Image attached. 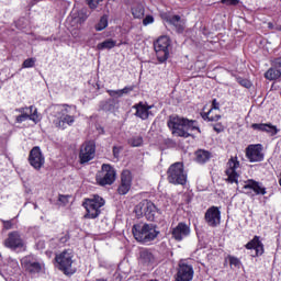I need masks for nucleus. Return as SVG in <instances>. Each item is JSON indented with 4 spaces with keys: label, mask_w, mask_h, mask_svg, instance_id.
Here are the masks:
<instances>
[{
    "label": "nucleus",
    "mask_w": 281,
    "mask_h": 281,
    "mask_svg": "<svg viewBox=\"0 0 281 281\" xmlns=\"http://www.w3.org/2000/svg\"><path fill=\"white\" fill-rule=\"evenodd\" d=\"M90 10H95L100 3H102L103 0H86Z\"/></svg>",
    "instance_id": "e433bc0d"
},
{
    "label": "nucleus",
    "mask_w": 281,
    "mask_h": 281,
    "mask_svg": "<svg viewBox=\"0 0 281 281\" xmlns=\"http://www.w3.org/2000/svg\"><path fill=\"white\" fill-rule=\"evenodd\" d=\"M168 127L176 137H191L193 131L201 133L199 125H196V121L179 116H170Z\"/></svg>",
    "instance_id": "f257e3e1"
},
{
    "label": "nucleus",
    "mask_w": 281,
    "mask_h": 281,
    "mask_svg": "<svg viewBox=\"0 0 281 281\" xmlns=\"http://www.w3.org/2000/svg\"><path fill=\"white\" fill-rule=\"evenodd\" d=\"M167 175L169 183H173V186H186V182L188 181V176L186 175V171L183 170V164L181 162L171 165Z\"/></svg>",
    "instance_id": "0eeeda50"
},
{
    "label": "nucleus",
    "mask_w": 281,
    "mask_h": 281,
    "mask_svg": "<svg viewBox=\"0 0 281 281\" xmlns=\"http://www.w3.org/2000/svg\"><path fill=\"white\" fill-rule=\"evenodd\" d=\"M172 238L181 243L183 238L190 236V226L183 222H180L171 232Z\"/></svg>",
    "instance_id": "aec40b11"
},
{
    "label": "nucleus",
    "mask_w": 281,
    "mask_h": 281,
    "mask_svg": "<svg viewBox=\"0 0 281 281\" xmlns=\"http://www.w3.org/2000/svg\"><path fill=\"white\" fill-rule=\"evenodd\" d=\"M3 225H4V229H12V222L10 221L3 222Z\"/></svg>",
    "instance_id": "de8ad7c7"
},
{
    "label": "nucleus",
    "mask_w": 281,
    "mask_h": 281,
    "mask_svg": "<svg viewBox=\"0 0 281 281\" xmlns=\"http://www.w3.org/2000/svg\"><path fill=\"white\" fill-rule=\"evenodd\" d=\"M155 261H156L155 254H153L151 250H149L148 248H142L139 250V255H138L139 265H142L143 267H153V265H155Z\"/></svg>",
    "instance_id": "412c9836"
},
{
    "label": "nucleus",
    "mask_w": 281,
    "mask_h": 281,
    "mask_svg": "<svg viewBox=\"0 0 281 281\" xmlns=\"http://www.w3.org/2000/svg\"><path fill=\"white\" fill-rule=\"evenodd\" d=\"M133 179L131 177V171L124 170L121 175V184L117 189L119 194H128V191L131 190V183Z\"/></svg>",
    "instance_id": "5701e85b"
},
{
    "label": "nucleus",
    "mask_w": 281,
    "mask_h": 281,
    "mask_svg": "<svg viewBox=\"0 0 281 281\" xmlns=\"http://www.w3.org/2000/svg\"><path fill=\"white\" fill-rule=\"evenodd\" d=\"M104 199L100 195H94L92 199H87L82 205L86 210L85 218H98L101 214V207H104Z\"/></svg>",
    "instance_id": "423d86ee"
},
{
    "label": "nucleus",
    "mask_w": 281,
    "mask_h": 281,
    "mask_svg": "<svg viewBox=\"0 0 281 281\" xmlns=\"http://www.w3.org/2000/svg\"><path fill=\"white\" fill-rule=\"evenodd\" d=\"M272 67H276V68H281V57H279V58H274L273 60H272Z\"/></svg>",
    "instance_id": "37998d69"
},
{
    "label": "nucleus",
    "mask_w": 281,
    "mask_h": 281,
    "mask_svg": "<svg viewBox=\"0 0 281 281\" xmlns=\"http://www.w3.org/2000/svg\"><path fill=\"white\" fill-rule=\"evenodd\" d=\"M155 105H148V103L139 102L135 105H133V109H135V116L139 117V120H148V117L151 115L154 116L155 113L150 111L154 109Z\"/></svg>",
    "instance_id": "a211bd4d"
},
{
    "label": "nucleus",
    "mask_w": 281,
    "mask_h": 281,
    "mask_svg": "<svg viewBox=\"0 0 281 281\" xmlns=\"http://www.w3.org/2000/svg\"><path fill=\"white\" fill-rule=\"evenodd\" d=\"M132 91H135V86H126L123 89H121L122 95H128Z\"/></svg>",
    "instance_id": "ea45409f"
},
{
    "label": "nucleus",
    "mask_w": 281,
    "mask_h": 281,
    "mask_svg": "<svg viewBox=\"0 0 281 281\" xmlns=\"http://www.w3.org/2000/svg\"><path fill=\"white\" fill-rule=\"evenodd\" d=\"M272 26H273V24L269 23V27H272Z\"/></svg>",
    "instance_id": "603ef678"
},
{
    "label": "nucleus",
    "mask_w": 281,
    "mask_h": 281,
    "mask_svg": "<svg viewBox=\"0 0 281 281\" xmlns=\"http://www.w3.org/2000/svg\"><path fill=\"white\" fill-rule=\"evenodd\" d=\"M132 233L138 243H153L159 236L157 225L154 224H135Z\"/></svg>",
    "instance_id": "f03ea898"
},
{
    "label": "nucleus",
    "mask_w": 281,
    "mask_h": 281,
    "mask_svg": "<svg viewBox=\"0 0 281 281\" xmlns=\"http://www.w3.org/2000/svg\"><path fill=\"white\" fill-rule=\"evenodd\" d=\"M155 23V18H153V15H147L145 16V19L143 20V25H150Z\"/></svg>",
    "instance_id": "a19ab883"
},
{
    "label": "nucleus",
    "mask_w": 281,
    "mask_h": 281,
    "mask_svg": "<svg viewBox=\"0 0 281 281\" xmlns=\"http://www.w3.org/2000/svg\"><path fill=\"white\" fill-rule=\"evenodd\" d=\"M55 260L59 267V270L65 273V276H74L76 273V268H74V251L67 249L56 255Z\"/></svg>",
    "instance_id": "20e7f679"
},
{
    "label": "nucleus",
    "mask_w": 281,
    "mask_h": 281,
    "mask_svg": "<svg viewBox=\"0 0 281 281\" xmlns=\"http://www.w3.org/2000/svg\"><path fill=\"white\" fill-rule=\"evenodd\" d=\"M280 77H281V71L273 67L269 68L265 74V78L267 80H278V78Z\"/></svg>",
    "instance_id": "2f4dec72"
},
{
    "label": "nucleus",
    "mask_w": 281,
    "mask_h": 281,
    "mask_svg": "<svg viewBox=\"0 0 281 281\" xmlns=\"http://www.w3.org/2000/svg\"><path fill=\"white\" fill-rule=\"evenodd\" d=\"M36 65V58H27L23 61L22 68L23 69H30Z\"/></svg>",
    "instance_id": "f704fd0d"
},
{
    "label": "nucleus",
    "mask_w": 281,
    "mask_h": 281,
    "mask_svg": "<svg viewBox=\"0 0 281 281\" xmlns=\"http://www.w3.org/2000/svg\"><path fill=\"white\" fill-rule=\"evenodd\" d=\"M21 266L26 271V273H30V276H36L45 269V265L41 263L38 259L34 257V255L25 256L21 259Z\"/></svg>",
    "instance_id": "1a4fd4ad"
},
{
    "label": "nucleus",
    "mask_w": 281,
    "mask_h": 281,
    "mask_svg": "<svg viewBox=\"0 0 281 281\" xmlns=\"http://www.w3.org/2000/svg\"><path fill=\"white\" fill-rule=\"evenodd\" d=\"M228 168L226 169L227 181L228 183H238V168L240 167V162L236 157H232L227 162Z\"/></svg>",
    "instance_id": "dca6fc26"
},
{
    "label": "nucleus",
    "mask_w": 281,
    "mask_h": 281,
    "mask_svg": "<svg viewBox=\"0 0 281 281\" xmlns=\"http://www.w3.org/2000/svg\"><path fill=\"white\" fill-rule=\"evenodd\" d=\"M246 157L251 164L262 161V159H265V154H262V145H249L246 148Z\"/></svg>",
    "instance_id": "f3484780"
},
{
    "label": "nucleus",
    "mask_w": 281,
    "mask_h": 281,
    "mask_svg": "<svg viewBox=\"0 0 281 281\" xmlns=\"http://www.w3.org/2000/svg\"><path fill=\"white\" fill-rule=\"evenodd\" d=\"M212 159V154L205 149H199L195 151L196 164H207Z\"/></svg>",
    "instance_id": "cd10ccee"
},
{
    "label": "nucleus",
    "mask_w": 281,
    "mask_h": 281,
    "mask_svg": "<svg viewBox=\"0 0 281 281\" xmlns=\"http://www.w3.org/2000/svg\"><path fill=\"white\" fill-rule=\"evenodd\" d=\"M144 12L145 10L142 4L132 8V16L134 19H144Z\"/></svg>",
    "instance_id": "473e14b6"
},
{
    "label": "nucleus",
    "mask_w": 281,
    "mask_h": 281,
    "mask_svg": "<svg viewBox=\"0 0 281 281\" xmlns=\"http://www.w3.org/2000/svg\"><path fill=\"white\" fill-rule=\"evenodd\" d=\"M130 144L134 148L139 147V146H142V144H144V138H142L140 136H135L130 139Z\"/></svg>",
    "instance_id": "72a5a7b5"
},
{
    "label": "nucleus",
    "mask_w": 281,
    "mask_h": 281,
    "mask_svg": "<svg viewBox=\"0 0 281 281\" xmlns=\"http://www.w3.org/2000/svg\"><path fill=\"white\" fill-rule=\"evenodd\" d=\"M251 128H254V131H261V133H268V135H270L271 137L280 133V130H278V126L271 123H254L251 125Z\"/></svg>",
    "instance_id": "b1692460"
},
{
    "label": "nucleus",
    "mask_w": 281,
    "mask_h": 281,
    "mask_svg": "<svg viewBox=\"0 0 281 281\" xmlns=\"http://www.w3.org/2000/svg\"><path fill=\"white\" fill-rule=\"evenodd\" d=\"M37 247L38 249H45V241H38Z\"/></svg>",
    "instance_id": "8fccbe9b"
},
{
    "label": "nucleus",
    "mask_w": 281,
    "mask_h": 281,
    "mask_svg": "<svg viewBox=\"0 0 281 281\" xmlns=\"http://www.w3.org/2000/svg\"><path fill=\"white\" fill-rule=\"evenodd\" d=\"M111 98H123L122 89L120 90H108L106 91Z\"/></svg>",
    "instance_id": "58836bf2"
},
{
    "label": "nucleus",
    "mask_w": 281,
    "mask_h": 281,
    "mask_svg": "<svg viewBox=\"0 0 281 281\" xmlns=\"http://www.w3.org/2000/svg\"><path fill=\"white\" fill-rule=\"evenodd\" d=\"M121 150H122V147H117V146L113 147V155H114L115 159H117V157H120Z\"/></svg>",
    "instance_id": "c03bdc74"
},
{
    "label": "nucleus",
    "mask_w": 281,
    "mask_h": 281,
    "mask_svg": "<svg viewBox=\"0 0 281 281\" xmlns=\"http://www.w3.org/2000/svg\"><path fill=\"white\" fill-rule=\"evenodd\" d=\"M205 221L210 227H217V225H221V210L216 206H211L206 210Z\"/></svg>",
    "instance_id": "6ab92c4d"
},
{
    "label": "nucleus",
    "mask_w": 281,
    "mask_h": 281,
    "mask_svg": "<svg viewBox=\"0 0 281 281\" xmlns=\"http://www.w3.org/2000/svg\"><path fill=\"white\" fill-rule=\"evenodd\" d=\"M245 247L246 249H254L255 250L254 256H262V254H265V245H262V241H260L259 236H255L252 240L246 244Z\"/></svg>",
    "instance_id": "393cba45"
},
{
    "label": "nucleus",
    "mask_w": 281,
    "mask_h": 281,
    "mask_svg": "<svg viewBox=\"0 0 281 281\" xmlns=\"http://www.w3.org/2000/svg\"><path fill=\"white\" fill-rule=\"evenodd\" d=\"M231 267H240V259L234 256H228Z\"/></svg>",
    "instance_id": "4c0bfd02"
},
{
    "label": "nucleus",
    "mask_w": 281,
    "mask_h": 281,
    "mask_svg": "<svg viewBox=\"0 0 281 281\" xmlns=\"http://www.w3.org/2000/svg\"><path fill=\"white\" fill-rule=\"evenodd\" d=\"M222 3H224V5H238L240 0H222Z\"/></svg>",
    "instance_id": "79ce46f5"
},
{
    "label": "nucleus",
    "mask_w": 281,
    "mask_h": 281,
    "mask_svg": "<svg viewBox=\"0 0 281 281\" xmlns=\"http://www.w3.org/2000/svg\"><path fill=\"white\" fill-rule=\"evenodd\" d=\"M237 82L241 87H245V89H251V87H252V83L248 79H243L239 77V78H237Z\"/></svg>",
    "instance_id": "c9c22d12"
},
{
    "label": "nucleus",
    "mask_w": 281,
    "mask_h": 281,
    "mask_svg": "<svg viewBox=\"0 0 281 281\" xmlns=\"http://www.w3.org/2000/svg\"><path fill=\"white\" fill-rule=\"evenodd\" d=\"M69 19L75 25H82L89 19V9L87 7H75L70 12Z\"/></svg>",
    "instance_id": "4468645a"
},
{
    "label": "nucleus",
    "mask_w": 281,
    "mask_h": 281,
    "mask_svg": "<svg viewBox=\"0 0 281 281\" xmlns=\"http://www.w3.org/2000/svg\"><path fill=\"white\" fill-rule=\"evenodd\" d=\"M194 278V268L186 261L179 262L177 280L178 281H192Z\"/></svg>",
    "instance_id": "2eb2a0df"
},
{
    "label": "nucleus",
    "mask_w": 281,
    "mask_h": 281,
    "mask_svg": "<svg viewBox=\"0 0 281 281\" xmlns=\"http://www.w3.org/2000/svg\"><path fill=\"white\" fill-rule=\"evenodd\" d=\"M27 120L35 122V124L37 122H40V120H41L38 117V110H36V108H34V105L29 106V113H23V114H20L19 116H16L15 122L18 124H22V122H27Z\"/></svg>",
    "instance_id": "4be33fe9"
},
{
    "label": "nucleus",
    "mask_w": 281,
    "mask_h": 281,
    "mask_svg": "<svg viewBox=\"0 0 281 281\" xmlns=\"http://www.w3.org/2000/svg\"><path fill=\"white\" fill-rule=\"evenodd\" d=\"M137 216H145L147 221L157 222V216L161 215V211L157 209L155 203L149 200H143L135 206Z\"/></svg>",
    "instance_id": "39448f33"
},
{
    "label": "nucleus",
    "mask_w": 281,
    "mask_h": 281,
    "mask_svg": "<svg viewBox=\"0 0 281 281\" xmlns=\"http://www.w3.org/2000/svg\"><path fill=\"white\" fill-rule=\"evenodd\" d=\"M244 190H252L256 194H261L262 196L267 194V188H265L262 183L255 180L246 181Z\"/></svg>",
    "instance_id": "a878e982"
},
{
    "label": "nucleus",
    "mask_w": 281,
    "mask_h": 281,
    "mask_svg": "<svg viewBox=\"0 0 281 281\" xmlns=\"http://www.w3.org/2000/svg\"><path fill=\"white\" fill-rule=\"evenodd\" d=\"M117 45V41H114L113 38L105 40L97 45V48L99 50L102 49H113Z\"/></svg>",
    "instance_id": "c756f323"
},
{
    "label": "nucleus",
    "mask_w": 281,
    "mask_h": 281,
    "mask_svg": "<svg viewBox=\"0 0 281 281\" xmlns=\"http://www.w3.org/2000/svg\"><path fill=\"white\" fill-rule=\"evenodd\" d=\"M170 25H173L177 32L181 33L186 30V20L181 19L179 15H171L167 19Z\"/></svg>",
    "instance_id": "bb28decb"
},
{
    "label": "nucleus",
    "mask_w": 281,
    "mask_h": 281,
    "mask_svg": "<svg viewBox=\"0 0 281 281\" xmlns=\"http://www.w3.org/2000/svg\"><path fill=\"white\" fill-rule=\"evenodd\" d=\"M99 186H113L115 182V169L111 165H102L101 171L97 175Z\"/></svg>",
    "instance_id": "9d476101"
},
{
    "label": "nucleus",
    "mask_w": 281,
    "mask_h": 281,
    "mask_svg": "<svg viewBox=\"0 0 281 281\" xmlns=\"http://www.w3.org/2000/svg\"><path fill=\"white\" fill-rule=\"evenodd\" d=\"M29 162L35 170H41L45 166V156L41 151V147H33L29 155Z\"/></svg>",
    "instance_id": "ddd939ff"
},
{
    "label": "nucleus",
    "mask_w": 281,
    "mask_h": 281,
    "mask_svg": "<svg viewBox=\"0 0 281 281\" xmlns=\"http://www.w3.org/2000/svg\"><path fill=\"white\" fill-rule=\"evenodd\" d=\"M211 109H213V111H218V102L216 101V99L213 100Z\"/></svg>",
    "instance_id": "49530a36"
},
{
    "label": "nucleus",
    "mask_w": 281,
    "mask_h": 281,
    "mask_svg": "<svg viewBox=\"0 0 281 281\" xmlns=\"http://www.w3.org/2000/svg\"><path fill=\"white\" fill-rule=\"evenodd\" d=\"M16 112L23 115V113H30V108H19Z\"/></svg>",
    "instance_id": "a18cd8bd"
},
{
    "label": "nucleus",
    "mask_w": 281,
    "mask_h": 281,
    "mask_svg": "<svg viewBox=\"0 0 281 281\" xmlns=\"http://www.w3.org/2000/svg\"><path fill=\"white\" fill-rule=\"evenodd\" d=\"M106 27H109V15L104 14L100 18L99 23L95 24L94 30L102 32V30H106Z\"/></svg>",
    "instance_id": "7c9ffc66"
},
{
    "label": "nucleus",
    "mask_w": 281,
    "mask_h": 281,
    "mask_svg": "<svg viewBox=\"0 0 281 281\" xmlns=\"http://www.w3.org/2000/svg\"><path fill=\"white\" fill-rule=\"evenodd\" d=\"M216 110L211 109L209 112L201 113L203 120H207L209 122H218L221 120V114L215 113Z\"/></svg>",
    "instance_id": "c85d7f7f"
},
{
    "label": "nucleus",
    "mask_w": 281,
    "mask_h": 281,
    "mask_svg": "<svg viewBox=\"0 0 281 281\" xmlns=\"http://www.w3.org/2000/svg\"><path fill=\"white\" fill-rule=\"evenodd\" d=\"M214 131H216L217 133H221V130H218V127H214Z\"/></svg>",
    "instance_id": "3c124183"
},
{
    "label": "nucleus",
    "mask_w": 281,
    "mask_h": 281,
    "mask_svg": "<svg viewBox=\"0 0 281 281\" xmlns=\"http://www.w3.org/2000/svg\"><path fill=\"white\" fill-rule=\"evenodd\" d=\"M95 157V144L87 142L81 145L79 151L80 164H89Z\"/></svg>",
    "instance_id": "f8f14e48"
},
{
    "label": "nucleus",
    "mask_w": 281,
    "mask_h": 281,
    "mask_svg": "<svg viewBox=\"0 0 281 281\" xmlns=\"http://www.w3.org/2000/svg\"><path fill=\"white\" fill-rule=\"evenodd\" d=\"M59 201L61 203H67V195H59Z\"/></svg>",
    "instance_id": "09e8293b"
},
{
    "label": "nucleus",
    "mask_w": 281,
    "mask_h": 281,
    "mask_svg": "<svg viewBox=\"0 0 281 281\" xmlns=\"http://www.w3.org/2000/svg\"><path fill=\"white\" fill-rule=\"evenodd\" d=\"M170 38L168 36H160L154 43V49L159 63H166L170 56Z\"/></svg>",
    "instance_id": "6e6552de"
},
{
    "label": "nucleus",
    "mask_w": 281,
    "mask_h": 281,
    "mask_svg": "<svg viewBox=\"0 0 281 281\" xmlns=\"http://www.w3.org/2000/svg\"><path fill=\"white\" fill-rule=\"evenodd\" d=\"M76 106L68 105V104H61L55 106V117L54 124L57 128H61L65 131L67 126H71L74 122H76V117L71 114V111H74Z\"/></svg>",
    "instance_id": "7ed1b4c3"
},
{
    "label": "nucleus",
    "mask_w": 281,
    "mask_h": 281,
    "mask_svg": "<svg viewBox=\"0 0 281 281\" xmlns=\"http://www.w3.org/2000/svg\"><path fill=\"white\" fill-rule=\"evenodd\" d=\"M4 246L8 247V249L16 251V249L25 248V240L21 236V233L13 231L8 234V237L4 240Z\"/></svg>",
    "instance_id": "9b49d317"
}]
</instances>
